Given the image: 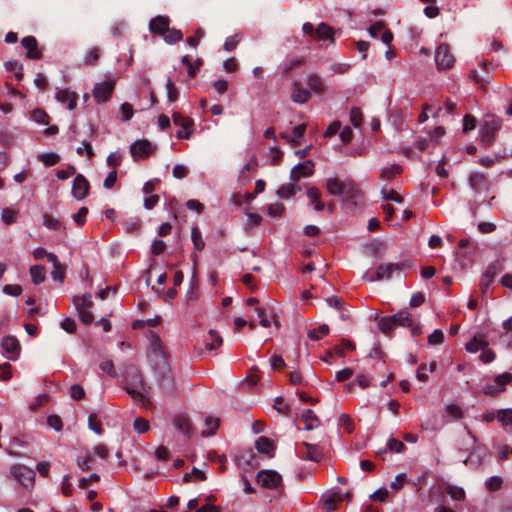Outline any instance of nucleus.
<instances>
[{
    "mask_svg": "<svg viewBox=\"0 0 512 512\" xmlns=\"http://www.w3.org/2000/svg\"><path fill=\"white\" fill-rule=\"evenodd\" d=\"M148 361L158 375L159 385L165 390H172L174 381L168 363V353L161 339L151 333L149 337Z\"/></svg>",
    "mask_w": 512,
    "mask_h": 512,
    "instance_id": "f257e3e1",
    "label": "nucleus"
},
{
    "mask_svg": "<svg viewBox=\"0 0 512 512\" xmlns=\"http://www.w3.org/2000/svg\"><path fill=\"white\" fill-rule=\"evenodd\" d=\"M124 388L135 402L147 406L149 403V388L144 382L141 371L136 366L129 365L125 368Z\"/></svg>",
    "mask_w": 512,
    "mask_h": 512,
    "instance_id": "f03ea898",
    "label": "nucleus"
},
{
    "mask_svg": "<svg viewBox=\"0 0 512 512\" xmlns=\"http://www.w3.org/2000/svg\"><path fill=\"white\" fill-rule=\"evenodd\" d=\"M396 326L409 327L413 335L420 334V328L415 325V320L410 312L401 310L397 314L382 317L378 322V327L384 334H389Z\"/></svg>",
    "mask_w": 512,
    "mask_h": 512,
    "instance_id": "7ed1b4c3",
    "label": "nucleus"
},
{
    "mask_svg": "<svg viewBox=\"0 0 512 512\" xmlns=\"http://www.w3.org/2000/svg\"><path fill=\"white\" fill-rule=\"evenodd\" d=\"M501 128V121L493 115L484 117L480 126V138L483 145L486 147L491 146L496 138L497 132Z\"/></svg>",
    "mask_w": 512,
    "mask_h": 512,
    "instance_id": "20e7f679",
    "label": "nucleus"
},
{
    "mask_svg": "<svg viewBox=\"0 0 512 512\" xmlns=\"http://www.w3.org/2000/svg\"><path fill=\"white\" fill-rule=\"evenodd\" d=\"M12 477L25 489L31 490L35 483V471L23 464H15L10 468Z\"/></svg>",
    "mask_w": 512,
    "mask_h": 512,
    "instance_id": "39448f33",
    "label": "nucleus"
},
{
    "mask_svg": "<svg viewBox=\"0 0 512 512\" xmlns=\"http://www.w3.org/2000/svg\"><path fill=\"white\" fill-rule=\"evenodd\" d=\"M403 266V264L397 263L381 264L377 267L374 275H365L364 279L369 282L388 280L391 278L394 272H400L403 269Z\"/></svg>",
    "mask_w": 512,
    "mask_h": 512,
    "instance_id": "423d86ee",
    "label": "nucleus"
},
{
    "mask_svg": "<svg viewBox=\"0 0 512 512\" xmlns=\"http://www.w3.org/2000/svg\"><path fill=\"white\" fill-rule=\"evenodd\" d=\"M256 479L257 483L264 488L278 489L282 487V476L274 470H261Z\"/></svg>",
    "mask_w": 512,
    "mask_h": 512,
    "instance_id": "0eeeda50",
    "label": "nucleus"
},
{
    "mask_svg": "<svg viewBox=\"0 0 512 512\" xmlns=\"http://www.w3.org/2000/svg\"><path fill=\"white\" fill-rule=\"evenodd\" d=\"M455 58L448 45L440 44L435 51V63L438 70H446L452 67Z\"/></svg>",
    "mask_w": 512,
    "mask_h": 512,
    "instance_id": "6e6552de",
    "label": "nucleus"
},
{
    "mask_svg": "<svg viewBox=\"0 0 512 512\" xmlns=\"http://www.w3.org/2000/svg\"><path fill=\"white\" fill-rule=\"evenodd\" d=\"M115 81L107 80L96 83L93 88V97L97 103L107 102L114 91Z\"/></svg>",
    "mask_w": 512,
    "mask_h": 512,
    "instance_id": "1a4fd4ad",
    "label": "nucleus"
},
{
    "mask_svg": "<svg viewBox=\"0 0 512 512\" xmlns=\"http://www.w3.org/2000/svg\"><path fill=\"white\" fill-rule=\"evenodd\" d=\"M172 119L175 126L178 127L176 137L178 139H189L192 134L193 121L179 113H174Z\"/></svg>",
    "mask_w": 512,
    "mask_h": 512,
    "instance_id": "9d476101",
    "label": "nucleus"
},
{
    "mask_svg": "<svg viewBox=\"0 0 512 512\" xmlns=\"http://www.w3.org/2000/svg\"><path fill=\"white\" fill-rule=\"evenodd\" d=\"M512 381V374L509 372L502 373L497 375L494 378V384L486 385L483 388V392L486 395H494L496 393L502 392L505 389V386Z\"/></svg>",
    "mask_w": 512,
    "mask_h": 512,
    "instance_id": "9b49d317",
    "label": "nucleus"
},
{
    "mask_svg": "<svg viewBox=\"0 0 512 512\" xmlns=\"http://www.w3.org/2000/svg\"><path fill=\"white\" fill-rule=\"evenodd\" d=\"M350 498H351V494L349 492H345V493L341 492V491L333 492V493L329 494L324 500L325 509L327 510V512H333L334 510H336L339 507V505L344 500L350 501Z\"/></svg>",
    "mask_w": 512,
    "mask_h": 512,
    "instance_id": "f8f14e48",
    "label": "nucleus"
},
{
    "mask_svg": "<svg viewBox=\"0 0 512 512\" xmlns=\"http://www.w3.org/2000/svg\"><path fill=\"white\" fill-rule=\"evenodd\" d=\"M89 188L88 180L82 174H78L73 181L72 195L75 199L82 200L87 196Z\"/></svg>",
    "mask_w": 512,
    "mask_h": 512,
    "instance_id": "ddd939ff",
    "label": "nucleus"
},
{
    "mask_svg": "<svg viewBox=\"0 0 512 512\" xmlns=\"http://www.w3.org/2000/svg\"><path fill=\"white\" fill-rule=\"evenodd\" d=\"M314 164L311 160H306L297 164L290 171V178L292 181H298L300 178H306L313 174Z\"/></svg>",
    "mask_w": 512,
    "mask_h": 512,
    "instance_id": "4468645a",
    "label": "nucleus"
},
{
    "mask_svg": "<svg viewBox=\"0 0 512 512\" xmlns=\"http://www.w3.org/2000/svg\"><path fill=\"white\" fill-rule=\"evenodd\" d=\"M302 449L298 450L299 457L305 460L318 462L322 458V451L316 444H310L308 442L302 443Z\"/></svg>",
    "mask_w": 512,
    "mask_h": 512,
    "instance_id": "2eb2a0df",
    "label": "nucleus"
},
{
    "mask_svg": "<svg viewBox=\"0 0 512 512\" xmlns=\"http://www.w3.org/2000/svg\"><path fill=\"white\" fill-rule=\"evenodd\" d=\"M1 347L7 353L10 360H16L20 352V344L16 337L5 336L1 341Z\"/></svg>",
    "mask_w": 512,
    "mask_h": 512,
    "instance_id": "dca6fc26",
    "label": "nucleus"
},
{
    "mask_svg": "<svg viewBox=\"0 0 512 512\" xmlns=\"http://www.w3.org/2000/svg\"><path fill=\"white\" fill-rule=\"evenodd\" d=\"M360 195V190L357 185L352 180H344V185L342 187V195L340 198L343 202L353 201L354 205H356V200Z\"/></svg>",
    "mask_w": 512,
    "mask_h": 512,
    "instance_id": "f3484780",
    "label": "nucleus"
},
{
    "mask_svg": "<svg viewBox=\"0 0 512 512\" xmlns=\"http://www.w3.org/2000/svg\"><path fill=\"white\" fill-rule=\"evenodd\" d=\"M152 150V145L147 140H137L130 146V152L134 158L147 157Z\"/></svg>",
    "mask_w": 512,
    "mask_h": 512,
    "instance_id": "a211bd4d",
    "label": "nucleus"
},
{
    "mask_svg": "<svg viewBox=\"0 0 512 512\" xmlns=\"http://www.w3.org/2000/svg\"><path fill=\"white\" fill-rule=\"evenodd\" d=\"M56 99L62 104H67L69 110H73L77 105L78 95L69 89H59L56 92Z\"/></svg>",
    "mask_w": 512,
    "mask_h": 512,
    "instance_id": "6ab92c4d",
    "label": "nucleus"
},
{
    "mask_svg": "<svg viewBox=\"0 0 512 512\" xmlns=\"http://www.w3.org/2000/svg\"><path fill=\"white\" fill-rule=\"evenodd\" d=\"M257 315L260 318V325L268 328L271 326V323L273 322L277 327L279 326V323L276 319V315L272 308L267 307H256Z\"/></svg>",
    "mask_w": 512,
    "mask_h": 512,
    "instance_id": "aec40b11",
    "label": "nucleus"
},
{
    "mask_svg": "<svg viewBox=\"0 0 512 512\" xmlns=\"http://www.w3.org/2000/svg\"><path fill=\"white\" fill-rule=\"evenodd\" d=\"M311 97L308 89L303 88L300 83L294 82L291 86V100L297 104L306 103Z\"/></svg>",
    "mask_w": 512,
    "mask_h": 512,
    "instance_id": "412c9836",
    "label": "nucleus"
},
{
    "mask_svg": "<svg viewBox=\"0 0 512 512\" xmlns=\"http://www.w3.org/2000/svg\"><path fill=\"white\" fill-rule=\"evenodd\" d=\"M170 25V19L168 16L158 15L151 19L149 23V30L157 35L162 36Z\"/></svg>",
    "mask_w": 512,
    "mask_h": 512,
    "instance_id": "4be33fe9",
    "label": "nucleus"
},
{
    "mask_svg": "<svg viewBox=\"0 0 512 512\" xmlns=\"http://www.w3.org/2000/svg\"><path fill=\"white\" fill-rule=\"evenodd\" d=\"M488 347V340L485 334L478 333L466 343L465 349L469 353H476L482 349Z\"/></svg>",
    "mask_w": 512,
    "mask_h": 512,
    "instance_id": "5701e85b",
    "label": "nucleus"
},
{
    "mask_svg": "<svg viewBox=\"0 0 512 512\" xmlns=\"http://www.w3.org/2000/svg\"><path fill=\"white\" fill-rule=\"evenodd\" d=\"M21 44L27 50L28 58L40 59L42 57V53L38 50V43L34 36L24 37Z\"/></svg>",
    "mask_w": 512,
    "mask_h": 512,
    "instance_id": "b1692460",
    "label": "nucleus"
},
{
    "mask_svg": "<svg viewBox=\"0 0 512 512\" xmlns=\"http://www.w3.org/2000/svg\"><path fill=\"white\" fill-rule=\"evenodd\" d=\"M307 197L312 205L313 209L317 212L323 211L326 204L321 200V193L318 188L310 187L307 189Z\"/></svg>",
    "mask_w": 512,
    "mask_h": 512,
    "instance_id": "393cba45",
    "label": "nucleus"
},
{
    "mask_svg": "<svg viewBox=\"0 0 512 512\" xmlns=\"http://www.w3.org/2000/svg\"><path fill=\"white\" fill-rule=\"evenodd\" d=\"M497 272L498 268L496 264H491L487 267L480 281V288L483 294H485L488 291V288L490 284L493 282Z\"/></svg>",
    "mask_w": 512,
    "mask_h": 512,
    "instance_id": "a878e982",
    "label": "nucleus"
},
{
    "mask_svg": "<svg viewBox=\"0 0 512 512\" xmlns=\"http://www.w3.org/2000/svg\"><path fill=\"white\" fill-rule=\"evenodd\" d=\"M469 183L472 189L481 191L487 188L488 181L486 175L482 172H472L469 177Z\"/></svg>",
    "mask_w": 512,
    "mask_h": 512,
    "instance_id": "bb28decb",
    "label": "nucleus"
},
{
    "mask_svg": "<svg viewBox=\"0 0 512 512\" xmlns=\"http://www.w3.org/2000/svg\"><path fill=\"white\" fill-rule=\"evenodd\" d=\"M301 419L305 423L306 430H313L320 426V419L311 409H306L301 414Z\"/></svg>",
    "mask_w": 512,
    "mask_h": 512,
    "instance_id": "cd10ccee",
    "label": "nucleus"
},
{
    "mask_svg": "<svg viewBox=\"0 0 512 512\" xmlns=\"http://www.w3.org/2000/svg\"><path fill=\"white\" fill-rule=\"evenodd\" d=\"M306 83L316 94H321L325 90V84L322 78L315 73H310L306 76Z\"/></svg>",
    "mask_w": 512,
    "mask_h": 512,
    "instance_id": "c85d7f7f",
    "label": "nucleus"
},
{
    "mask_svg": "<svg viewBox=\"0 0 512 512\" xmlns=\"http://www.w3.org/2000/svg\"><path fill=\"white\" fill-rule=\"evenodd\" d=\"M256 449L258 452L265 454L269 457L274 455L275 446L274 443L267 437H259L256 441Z\"/></svg>",
    "mask_w": 512,
    "mask_h": 512,
    "instance_id": "c756f323",
    "label": "nucleus"
},
{
    "mask_svg": "<svg viewBox=\"0 0 512 512\" xmlns=\"http://www.w3.org/2000/svg\"><path fill=\"white\" fill-rule=\"evenodd\" d=\"M305 130H306V125L299 124L293 128L292 136L285 134V133L281 134V136L284 139H286L287 141H289L293 147H296L300 144V139L303 137Z\"/></svg>",
    "mask_w": 512,
    "mask_h": 512,
    "instance_id": "7c9ffc66",
    "label": "nucleus"
},
{
    "mask_svg": "<svg viewBox=\"0 0 512 512\" xmlns=\"http://www.w3.org/2000/svg\"><path fill=\"white\" fill-rule=\"evenodd\" d=\"M223 344L221 335L216 330H210L205 338V348L207 350H216Z\"/></svg>",
    "mask_w": 512,
    "mask_h": 512,
    "instance_id": "2f4dec72",
    "label": "nucleus"
},
{
    "mask_svg": "<svg viewBox=\"0 0 512 512\" xmlns=\"http://www.w3.org/2000/svg\"><path fill=\"white\" fill-rule=\"evenodd\" d=\"M174 426L176 429L183 433L185 436H190L191 431V423L187 416L185 415H178L174 419Z\"/></svg>",
    "mask_w": 512,
    "mask_h": 512,
    "instance_id": "473e14b6",
    "label": "nucleus"
},
{
    "mask_svg": "<svg viewBox=\"0 0 512 512\" xmlns=\"http://www.w3.org/2000/svg\"><path fill=\"white\" fill-rule=\"evenodd\" d=\"M344 185V181L339 180L338 178H329L326 180V189L329 194L333 196L342 195V187Z\"/></svg>",
    "mask_w": 512,
    "mask_h": 512,
    "instance_id": "72a5a7b5",
    "label": "nucleus"
},
{
    "mask_svg": "<svg viewBox=\"0 0 512 512\" xmlns=\"http://www.w3.org/2000/svg\"><path fill=\"white\" fill-rule=\"evenodd\" d=\"M162 37L167 44H175L182 40L183 34L178 29L168 27Z\"/></svg>",
    "mask_w": 512,
    "mask_h": 512,
    "instance_id": "f704fd0d",
    "label": "nucleus"
},
{
    "mask_svg": "<svg viewBox=\"0 0 512 512\" xmlns=\"http://www.w3.org/2000/svg\"><path fill=\"white\" fill-rule=\"evenodd\" d=\"M30 275L32 278V282L35 285H39L44 282L46 277V270L43 266L34 265L30 268Z\"/></svg>",
    "mask_w": 512,
    "mask_h": 512,
    "instance_id": "c9c22d12",
    "label": "nucleus"
},
{
    "mask_svg": "<svg viewBox=\"0 0 512 512\" xmlns=\"http://www.w3.org/2000/svg\"><path fill=\"white\" fill-rule=\"evenodd\" d=\"M316 36L319 40H330L331 43H334L333 31L331 27H329L325 23H320L316 29Z\"/></svg>",
    "mask_w": 512,
    "mask_h": 512,
    "instance_id": "e433bc0d",
    "label": "nucleus"
},
{
    "mask_svg": "<svg viewBox=\"0 0 512 512\" xmlns=\"http://www.w3.org/2000/svg\"><path fill=\"white\" fill-rule=\"evenodd\" d=\"M297 181H293V183H289L287 185H283L277 191L278 196L281 198H289L296 194V192L300 191L301 188L296 184Z\"/></svg>",
    "mask_w": 512,
    "mask_h": 512,
    "instance_id": "4c0bfd02",
    "label": "nucleus"
},
{
    "mask_svg": "<svg viewBox=\"0 0 512 512\" xmlns=\"http://www.w3.org/2000/svg\"><path fill=\"white\" fill-rule=\"evenodd\" d=\"M73 303H74L77 311L89 310L93 305L91 296L89 294H86L83 296H75L73 298Z\"/></svg>",
    "mask_w": 512,
    "mask_h": 512,
    "instance_id": "58836bf2",
    "label": "nucleus"
},
{
    "mask_svg": "<svg viewBox=\"0 0 512 512\" xmlns=\"http://www.w3.org/2000/svg\"><path fill=\"white\" fill-rule=\"evenodd\" d=\"M401 171H402V168L398 164H392V165L386 166V167L382 168V170H381V178L383 180H392L397 175H399L401 173Z\"/></svg>",
    "mask_w": 512,
    "mask_h": 512,
    "instance_id": "ea45409f",
    "label": "nucleus"
},
{
    "mask_svg": "<svg viewBox=\"0 0 512 512\" xmlns=\"http://www.w3.org/2000/svg\"><path fill=\"white\" fill-rule=\"evenodd\" d=\"M304 62V59L302 57L300 58H293L290 60H287L281 64V72L283 75H288L293 69L300 67Z\"/></svg>",
    "mask_w": 512,
    "mask_h": 512,
    "instance_id": "a19ab883",
    "label": "nucleus"
},
{
    "mask_svg": "<svg viewBox=\"0 0 512 512\" xmlns=\"http://www.w3.org/2000/svg\"><path fill=\"white\" fill-rule=\"evenodd\" d=\"M19 211L13 208H4L1 213V219L6 225H11L17 221Z\"/></svg>",
    "mask_w": 512,
    "mask_h": 512,
    "instance_id": "79ce46f5",
    "label": "nucleus"
},
{
    "mask_svg": "<svg viewBox=\"0 0 512 512\" xmlns=\"http://www.w3.org/2000/svg\"><path fill=\"white\" fill-rule=\"evenodd\" d=\"M191 239L195 250L202 251L205 247V242L202 238L201 231L198 227H193L191 230Z\"/></svg>",
    "mask_w": 512,
    "mask_h": 512,
    "instance_id": "37998d69",
    "label": "nucleus"
},
{
    "mask_svg": "<svg viewBox=\"0 0 512 512\" xmlns=\"http://www.w3.org/2000/svg\"><path fill=\"white\" fill-rule=\"evenodd\" d=\"M182 63L187 67L188 76L190 78H193L197 74L201 65V61L199 59L196 60L195 63H192L188 55L182 57Z\"/></svg>",
    "mask_w": 512,
    "mask_h": 512,
    "instance_id": "c03bdc74",
    "label": "nucleus"
},
{
    "mask_svg": "<svg viewBox=\"0 0 512 512\" xmlns=\"http://www.w3.org/2000/svg\"><path fill=\"white\" fill-rule=\"evenodd\" d=\"M329 333V326L327 324L320 325L317 329L309 330L307 336L313 341L320 340L324 335Z\"/></svg>",
    "mask_w": 512,
    "mask_h": 512,
    "instance_id": "a18cd8bd",
    "label": "nucleus"
},
{
    "mask_svg": "<svg viewBox=\"0 0 512 512\" xmlns=\"http://www.w3.org/2000/svg\"><path fill=\"white\" fill-rule=\"evenodd\" d=\"M381 195H382L383 200H385V201H393L396 203L403 202V198L400 194H398L393 189H388L386 186H384L381 189Z\"/></svg>",
    "mask_w": 512,
    "mask_h": 512,
    "instance_id": "49530a36",
    "label": "nucleus"
},
{
    "mask_svg": "<svg viewBox=\"0 0 512 512\" xmlns=\"http://www.w3.org/2000/svg\"><path fill=\"white\" fill-rule=\"evenodd\" d=\"M219 425V419L208 416L205 418L206 429L201 432L202 436H210L214 434Z\"/></svg>",
    "mask_w": 512,
    "mask_h": 512,
    "instance_id": "de8ad7c7",
    "label": "nucleus"
},
{
    "mask_svg": "<svg viewBox=\"0 0 512 512\" xmlns=\"http://www.w3.org/2000/svg\"><path fill=\"white\" fill-rule=\"evenodd\" d=\"M30 118H31V120H33L34 122H36L38 124L46 125L49 123L48 114L44 110L39 109V108L34 109L31 112Z\"/></svg>",
    "mask_w": 512,
    "mask_h": 512,
    "instance_id": "09e8293b",
    "label": "nucleus"
},
{
    "mask_svg": "<svg viewBox=\"0 0 512 512\" xmlns=\"http://www.w3.org/2000/svg\"><path fill=\"white\" fill-rule=\"evenodd\" d=\"M446 493L453 500H456V501H462L465 498V491H464V489L461 488V487H458V486H454V485L447 486Z\"/></svg>",
    "mask_w": 512,
    "mask_h": 512,
    "instance_id": "8fccbe9b",
    "label": "nucleus"
},
{
    "mask_svg": "<svg viewBox=\"0 0 512 512\" xmlns=\"http://www.w3.org/2000/svg\"><path fill=\"white\" fill-rule=\"evenodd\" d=\"M42 218L43 225L48 229L59 231L62 228V223L58 219L52 217L51 215L44 214Z\"/></svg>",
    "mask_w": 512,
    "mask_h": 512,
    "instance_id": "3c124183",
    "label": "nucleus"
},
{
    "mask_svg": "<svg viewBox=\"0 0 512 512\" xmlns=\"http://www.w3.org/2000/svg\"><path fill=\"white\" fill-rule=\"evenodd\" d=\"M71 479H72L71 475L66 474L63 476L62 481H61V492L66 497L71 496L72 492H73V486L71 483Z\"/></svg>",
    "mask_w": 512,
    "mask_h": 512,
    "instance_id": "603ef678",
    "label": "nucleus"
},
{
    "mask_svg": "<svg viewBox=\"0 0 512 512\" xmlns=\"http://www.w3.org/2000/svg\"><path fill=\"white\" fill-rule=\"evenodd\" d=\"M166 92L169 102H175L178 99V91L171 77L167 79Z\"/></svg>",
    "mask_w": 512,
    "mask_h": 512,
    "instance_id": "864d4df0",
    "label": "nucleus"
},
{
    "mask_svg": "<svg viewBox=\"0 0 512 512\" xmlns=\"http://www.w3.org/2000/svg\"><path fill=\"white\" fill-rule=\"evenodd\" d=\"M497 420L504 426L512 424V409H501L497 412Z\"/></svg>",
    "mask_w": 512,
    "mask_h": 512,
    "instance_id": "5fc2aeb1",
    "label": "nucleus"
},
{
    "mask_svg": "<svg viewBox=\"0 0 512 512\" xmlns=\"http://www.w3.org/2000/svg\"><path fill=\"white\" fill-rule=\"evenodd\" d=\"M387 447L393 453H402L406 450V446L403 442L392 437L388 439Z\"/></svg>",
    "mask_w": 512,
    "mask_h": 512,
    "instance_id": "6e6d98bb",
    "label": "nucleus"
},
{
    "mask_svg": "<svg viewBox=\"0 0 512 512\" xmlns=\"http://www.w3.org/2000/svg\"><path fill=\"white\" fill-rule=\"evenodd\" d=\"M445 410L448 415H450L453 419L459 420L463 417V411L460 406L448 403L446 404Z\"/></svg>",
    "mask_w": 512,
    "mask_h": 512,
    "instance_id": "4d7b16f0",
    "label": "nucleus"
},
{
    "mask_svg": "<svg viewBox=\"0 0 512 512\" xmlns=\"http://www.w3.org/2000/svg\"><path fill=\"white\" fill-rule=\"evenodd\" d=\"M88 427L90 430L94 431L97 435L103 434V429L101 427V423L97 421V415L95 413H91L88 416Z\"/></svg>",
    "mask_w": 512,
    "mask_h": 512,
    "instance_id": "13d9d810",
    "label": "nucleus"
},
{
    "mask_svg": "<svg viewBox=\"0 0 512 512\" xmlns=\"http://www.w3.org/2000/svg\"><path fill=\"white\" fill-rule=\"evenodd\" d=\"M120 115H121V120L123 122L125 121H129L133 115H134V111H133V107L130 103H123L121 106H120Z\"/></svg>",
    "mask_w": 512,
    "mask_h": 512,
    "instance_id": "bf43d9fd",
    "label": "nucleus"
},
{
    "mask_svg": "<svg viewBox=\"0 0 512 512\" xmlns=\"http://www.w3.org/2000/svg\"><path fill=\"white\" fill-rule=\"evenodd\" d=\"M350 121L352 125L356 128L360 127L362 124V112L360 108L353 107L350 111Z\"/></svg>",
    "mask_w": 512,
    "mask_h": 512,
    "instance_id": "052dcab7",
    "label": "nucleus"
},
{
    "mask_svg": "<svg viewBox=\"0 0 512 512\" xmlns=\"http://www.w3.org/2000/svg\"><path fill=\"white\" fill-rule=\"evenodd\" d=\"M486 488L489 491H496L500 489L502 485V478L499 476H492L486 480Z\"/></svg>",
    "mask_w": 512,
    "mask_h": 512,
    "instance_id": "680f3d73",
    "label": "nucleus"
},
{
    "mask_svg": "<svg viewBox=\"0 0 512 512\" xmlns=\"http://www.w3.org/2000/svg\"><path fill=\"white\" fill-rule=\"evenodd\" d=\"M122 161V155L119 152H112L108 155L106 162L107 165L116 169Z\"/></svg>",
    "mask_w": 512,
    "mask_h": 512,
    "instance_id": "e2e57ef3",
    "label": "nucleus"
},
{
    "mask_svg": "<svg viewBox=\"0 0 512 512\" xmlns=\"http://www.w3.org/2000/svg\"><path fill=\"white\" fill-rule=\"evenodd\" d=\"M444 340V334L442 330L436 329L428 336V343L431 345H439Z\"/></svg>",
    "mask_w": 512,
    "mask_h": 512,
    "instance_id": "0e129e2a",
    "label": "nucleus"
},
{
    "mask_svg": "<svg viewBox=\"0 0 512 512\" xmlns=\"http://www.w3.org/2000/svg\"><path fill=\"white\" fill-rule=\"evenodd\" d=\"M40 160L46 165L51 166L59 162L60 157L56 153H46L40 155Z\"/></svg>",
    "mask_w": 512,
    "mask_h": 512,
    "instance_id": "69168bd1",
    "label": "nucleus"
},
{
    "mask_svg": "<svg viewBox=\"0 0 512 512\" xmlns=\"http://www.w3.org/2000/svg\"><path fill=\"white\" fill-rule=\"evenodd\" d=\"M350 64L348 63H332L329 67V70L332 72V73H335V74H345L349 71L350 69Z\"/></svg>",
    "mask_w": 512,
    "mask_h": 512,
    "instance_id": "338daca9",
    "label": "nucleus"
},
{
    "mask_svg": "<svg viewBox=\"0 0 512 512\" xmlns=\"http://www.w3.org/2000/svg\"><path fill=\"white\" fill-rule=\"evenodd\" d=\"M389 496V491L386 488H379L377 491H375L370 498L373 501H377L380 503H384Z\"/></svg>",
    "mask_w": 512,
    "mask_h": 512,
    "instance_id": "774afa93",
    "label": "nucleus"
}]
</instances>
